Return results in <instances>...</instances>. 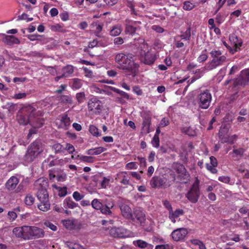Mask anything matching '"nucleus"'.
Listing matches in <instances>:
<instances>
[{
	"mask_svg": "<svg viewBox=\"0 0 249 249\" xmlns=\"http://www.w3.org/2000/svg\"><path fill=\"white\" fill-rule=\"evenodd\" d=\"M25 226L16 227L13 230V233L17 238H21L24 239L25 238Z\"/></svg>",
	"mask_w": 249,
	"mask_h": 249,
	"instance_id": "nucleus-28",
	"label": "nucleus"
},
{
	"mask_svg": "<svg viewBox=\"0 0 249 249\" xmlns=\"http://www.w3.org/2000/svg\"><path fill=\"white\" fill-rule=\"evenodd\" d=\"M229 40L231 43L233 44V47L234 48V51L232 52V53L240 50V47L242 46L243 42L241 39H238L237 36L235 34H232L230 35L229 36Z\"/></svg>",
	"mask_w": 249,
	"mask_h": 249,
	"instance_id": "nucleus-18",
	"label": "nucleus"
},
{
	"mask_svg": "<svg viewBox=\"0 0 249 249\" xmlns=\"http://www.w3.org/2000/svg\"><path fill=\"white\" fill-rule=\"evenodd\" d=\"M73 83L72 85V88L73 89H77L81 88L83 84L82 81L78 78H74L72 79Z\"/></svg>",
	"mask_w": 249,
	"mask_h": 249,
	"instance_id": "nucleus-36",
	"label": "nucleus"
},
{
	"mask_svg": "<svg viewBox=\"0 0 249 249\" xmlns=\"http://www.w3.org/2000/svg\"><path fill=\"white\" fill-rule=\"evenodd\" d=\"M152 143L153 145L155 147H158L160 145V140L159 138V136L157 134H155L154 136L152 141Z\"/></svg>",
	"mask_w": 249,
	"mask_h": 249,
	"instance_id": "nucleus-49",
	"label": "nucleus"
},
{
	"mask_svg": "<svg viewBox=\"0 0 249 249\" xmlns=\"http://www.w3.org/2000/svg\"><path fill=\"white\" fill-rule=\"evenodd\" d=\"M18 183V178L16 176H12L6 182L5 188L9 191H15Z\"/></svg>",
	"mask_w": 249,
	"mask_h": 249,
	"instance_id": "nucleus-17",
	"label": "nucleus"
},
{
	"mask_svg": "<svg viewBox=\"0 0 249 249\" xmlns=\"http://www.w3.org/2000/svg\"><path fill=\"white\" fill-rule=\"evenodd\" d=\"M128 55H126L124 53H120L116 54L114 60L116 63L118 64V66H120L124 63V61L129 57Z\"/></svg>",
	"mask_w": 249,
	"mask_h": 249,
	"instance_id": "nucleus-27",
	"label": "nucleus"
},
{
	"mask_svg": "<svg viewBox=\"0 0 249 249\" xmlns=\"http://www.w3.org/2000/svg\"><path fill=\"white\" fill-rule=\"evenodd\" d=\"M142 117L143 119L142 128L148 133L149 132V127L151 124V117L145 112L142 113Z\"/></svg>",
	"mask_w": 249,
	"mask_h": 249,
	"instance_id": "nucleus-23",
	"label": "nucleus"
},
{
	"mask_svg": "<svg viewBox=\"0 0 249 249\" xmlns=\"http://www.w3.org/2000/svg\"><path fill=\"white\" fill-rule=\"evenodd\" d=\"M156 58L154 54L147 53L142 58L141 61L144 64L151 65L154 64Z\"/></svg>",
	"mask_w": 249,
	"mask_h": 249,
	"instance_id": "nucleus-24",
	"label": "nucleus"
},
{
	"mask_svg": "<svg viewBox=\"0 0 249 249\" xmlns=\"http://www.w3.org/2000/svg\"><path fill=\"white\" fill-rule=\"evenodd\" d=\"M82 228V225L79 221L77 219H72L71 230H80Z\"/></svg>",
	"mask_w": 249,
	"mask_h": 249,
	"instance_id": "nucleus-39",
	"label": "nucleus"
},
{
	"mask_svg": "<svg viewBox=\"0 0 249 249\" xmlns=\"http://www.w3.org/2000/svg\"><path fill=\"white\" fill-rule=\"evenodd\" d=\"M106 149L103 147H99L95 148H91L88 150L87 151V154L89 155H99L104 151H105Z\"/></svg>",
	"mask_w": 249,
	"mask_h": 249,
	"instance_id": "nucleus-33",
	"label": "nucleus"
},
{
	"mask_svg": "<svg viewBox=\"0 0 249 249\" xmlns=\"http://www.w3.org/2000/svg\"><path fill=\"white\" fill-rule=\"evenodd\" d=\"M175 170L177 174V179L180 180L183 183H186L190 180V174L187 172L185 167L180 164L175 165Z\"/></svg>",
	"mask_w": 249,
	"mask_h": 249,
	"instance_id": "nucleus-9",
	"label": "nucleus"
},
{
	"mask_svg": "<svg viewBox=\"0 0 249 249\" xmlns=\"http://www.w3.org/2000/svg\"><path fill=\"white\" fill-rule=\"evenodd\" d=\"M136 242L137 246L141 248L144 249L147 247V243L144 241L138 240Z\"/></svg>",
	"mask_w": 249,
	"mask_h": 249,
	"instance_id": "nucleus-59",
	"label": "nucleus"
},
{
	"mask_svg": "<svg viewBox=\"0 0 249 249\" xmlns=\"http://www.w3.org/2000/svg\"><path fill=\"white\" fill-rule=\"evenodd\" d=\"M208 58V55L206 53H202L197 58V61L199 62H203L206 60Z\"/></svg>",
	"mask_w": 249,
	"mask_h": 249,
	"instance_id": "nucleus-61",
	"label": "nucleus"
},
{
	"mask_svg": "<svg viewBox=\"0 0 249 249\" xmlns=\"http://www.w3.org/2000/svg\"><path fill=\"white\" fill-rule=\"evenodd\" d=\"M38 156L36 152L32 151L28 148V150L24 156V160L27 162H31L33 161Z\"/></svg>",
	"mask_w": 249,
	"mask_h": 249,
	"instance_id": "nucleus-25",
	"label": "nucleus"
},
{
	"mask_svg": "<svg viewBox=\"0 0 249 249\" xmlns=\"http://www.w3.org/2000/svg\"><path fill=\"white\" fill-rule=\"evenodd\" d=\"M125 230L121 228H111L109 231L110 235L113 237H124L125 236Z\"/></svg>",
	"mask_w": 249,
	"mask_h": 249,
	"instance_id": "nucleus-19",
	"label": "nucleus"
},
{
	"mask_svg": "<svg viewBox=\"0 0 249 249\" xmlns=\"http://www.w3.org/2000/svg\"><path fill=\"white\" fill-rule=\"evenodd\" d=\"M36 114L34 117H32L30 124L33 127L35 128L41 127L44 123V120L43 118L37 117L40 115V113L36 111Z\"/></svg>",
	"mask_w": 249,
	"mask_h": 249,
	"instance_id": "nucleus-16",
	"label": "nucleus"
},
{
	"mask_svg": "<svg viewBox=\"0 0 249 249\" xmlns=\"http://www.w3.org/2000/svg\"><path fill=\"white\" fill-rule=\"evenodd\" d=\"M188 231L186 229L179 228L173 231L171 236L174 241H179L184 239Z\"/></svg>",
	"mask_w": 249,
	"mask_h": 249,
	"instance_id": "nucleus-13",
	"label": "nucleus"
},
{
	"mask_svg": "<svg viewBox=\"0 0 249 249\" xmlns=\"http://www.w3.org/2000/svg\"><path fill=\"white\" fill-rule=\"evenodd\" d=\"M172 180L168 179L167 176L166 175L162 176H155L152 177L150 181V185L153 189L156 188H166L170 187L176 180V175L175 174H170Z\"/></svg>",
	"mask_w": 249,
	"mask_h": 249,
	"instance_id": "nucleus-2",
	"label": "nucleus"
},
{
	"mask_svg": "<svg viewBox=\"0 0 249 249\" xmlns=\"http://www.w3.org/2000/svg\"><path fill=\"white\" fill-rule=\"evenodd\" d=\"M110 89L112 91L119 94L120 95H121L122 97H123L125 99H128L129 98V95L127 93L125 92L124 91L121 90L115 87H111Z\"/></svg>",
	"mask_w": 249,
	"mask_h": 249,
	"instance_id": "nucleus-38",
	"label": "nucleus"
},
{
	"mask_svg": "<svg viewBox=\"0 0 249 249\" xmlns=\"http://www.w3.org/2000/svg\"><path fill=\"white\" fill-rule=\"evenodd\" d=\"M61 122L64 124L65 126H67L70 125L71 120L69 117H68L67 115H63L61 118Z\"/></svg>",
	"mask_w": 249,
	"mask_h": 249,
	"instance_id": "nucleus-46",
	"label": "nucleus"
},
{
	"mask_svg": "<svg viewBox=\"0 0 249 249\" xmlns=\"http://www.w3.org/2000/svg\"><path fill=\"white\" fill-rule=\"evenodd\" d=\"M89 110L92 111L96 115L101 113L103 108L102 102L96 97H93L89 100L88 104Z\"/></svg>",
	"mask_w": 249,
	"mask_h": 249,
	"instance_id": "nucleus-10",
	"label": "nucleus"
},
{
	"mask_svg": "<svg viewBox=\"0 0 249 249\" xmlns=\"http://www.w3.org/2000/svg\"><path fill=\"white\" fill-rule=\"evenodd\" d=\"M7 109L10 112H13L17 109V105L12 103H8L7 104Z\"/></svg>",
	"mask_w": 249,
	"mask_h": 249,
	"instance_id": "nucleus-47",
	"label": "nucleus"
},
{
	"mask_svg": "<svg viewBox=\"0 0 249 249\" xmlns=\"http://www.w3.org/2000/svg\"><path fill=\"white\" fill-rule=\"evenodd\" d=\"M8 216L10 221H13L17 217V214L15 211H9L8 213Z\"/></svg>",
	"mask_w": 249,
	"mask_h": 249,
	"instance_id": "nucleus-52",
	"label": "nucleus"
},
{
	"mask_svg": "<svg viewBox=\"0 0 249 249\" xmlns=\"http://www.w3.org/2000/svg\"><path fill=\"white\" fill-rule=\"evenodd\" d=\"M24 240L42 238L44 236V231L36 226H25Z\"/></svg>",
	"mask_w": 249,
	"mask_h": 249,
	"instance_id": "nucleus-7",
	"label": "nucleus"
},
{
	"mask_svg": "<svg viewBox=\"0 0 249 249\" xmlns=\"http://www.w3.org/2000/svg\"><path fill=\"white\" fill-rule=\"evenodd\" d=\"M119 206L124 217L126 219H130L132 218V210L128 205L121 202L119 203Z\"/></svg>",
	"mask_w": 249,
	"mask_h": 249,
	"instance_id": "nucleus-14",
	"label": "nucleus"
},
{
	"mask_svg": "<svg viewBox=\"0 0 249 249\" xmlns=\"http://www.w3.org/2000/svg\"><path fill=\"white\" fill-rule=\"evenodd\" d=\"M181 131L183 133L190 136H194L196 135V132L194 129L190 126H184L181 129Z\"/></svg>",
	"mask_w": 249,
	"mask_h": 249,
	"instance_id": "nucleus-34",
	"label": "nucleus"
},
{
	"mask_svg": "<svg viewBox=\"0 0 249 249\" xmlns=\"http://www.w3.org/2000/svg\"><path fill=\"white\" fill-rule=\"evenodd\" d=\"M78 157H79V160L84 162L92 163L94 161L93 158L91 156H78Z\"/></svg>",
	"mask_w": 249,
	"mask_h": 249,
	"instance_id": "nucleus-44",
	"label": "nucleus"
},
{
	"mask_svg": "<svg viewBox=\"0 0 249 249\" xmlns=\"http://www.w3.org/2000/svg\"><path fill=\"white\" fill-rule=\"evenodd\" d=\"M72 196L73 198L77 201L81 200L84 197V196L81 195L77 191H75L73 193Z\"/></svg>",
	"mask_w": 249,
	"mask_h": 249,
	"instance_id": "nucleus-55",
	"label": "nucleus"
},
{
	"mask_svg": "<svg viewBox=\"0 0 249 249\" xmlns=\"http://www.w3.org/2000/svg\"><path fill=\"white\" fill-rule=\"evenodd\" d=\"M62 71L63 73L67 77L73 72V68L71 65H67L63 68Z\"/></svg>",
	"mask_w": 249,
	"mask_h": 249,
	"instance_id": "nucleus-37",
	"label": "nucleus"
},
{
	"mask_svg": "<svg viewBox=\"0 0 249 249\" xmlns=\"http://www.w3.org/2000/svg\"><path fill=\"white\" fill-rule=\"evenodd\" d=\"M212 99V96L210 90L206 89L197 95L196 101L199 108L206 109L210 107Z\"/></svg>",
	"mask_w": 249,
	"mask_h": 249,
	"instance_id": "nucleus-5",
	"label": "nucleus"
},
{
	"mask_svg": "<svg viewBox=\"0 0 249 249\" xmlns=\"http://www.w3.org/2000/svg\"><path fill=\"white\" fill-rule=\"evenodd\" d=\"M199 181L196 178L195 181L190 187L189 190L185 194V196L193 203L198 201L200 196V190L199 187Z\"/></svg>",
	"mask_w": 249,
	"mask_h": 249,
	"instance_id": "nucleus-8",
	"label": "nucleus"
},
{
	"mask_svg": "<svg viewBox=\"0 0 249 249\" xmlns=\"http://www.w3.org/2000/svg\"><path fill=\"white\" fill-rule=\"evenodd\" d=\"M245 152V149L240 148L237 149H233V153H234L236 156H242Z\"/></svg>",
	"mask_w": 249,
	"mask_h": 249,
	"instance_id": "nucleus-62",
	"label": "nucleus"
},
{
	"mask_svg": "<svg viewBox=\"0 0 249 249\" xmlns=\"http://www.w3.org/2000/svg\"><path fill=\"white\" fill-rule=\"evenodd\" d=\"M57 180L58 181H64L66 178V174L63 172L56 175Z\"/></svg>",
	"mask_w": 249,
	"mask_h": 249,
	"instance_id": "nucleus-53",
	"label": "nucleus"
},
{
	"mask_svg": "<svg viewBox=\"0 0 249 249\" xmlns=\"http://www.w3.org/2000/svg\"><path fill=\"white\" fill-rule=\"evenodd\" d=\"M35 201V198L31 194H28L24 199L25 203L27 205L31 206L33 204Z\"/></svg>",
	"mask_w": 249,
	"mask_h": 249,
	"instance_id": "nucleus-41",
	"label": "nucleus"
},
{
	"mask_svg": "<svg viewBox=\"0 0 249 249\" xmlns=\"http://www.w3.org/2000/svg\"><path fill=\"white\" fill-rule=\"evenodd\" d=\"M183 213V210L181 209H177L174 212H173L172 210L171 211V214L177 218L179 216L182 215Z\"/></svg>",
	"mask_w": 249,
	"mask_h": 249,
	"instance_id": "nucleus-58",
	"label": "nucleus"
},
{
	"mask_svg": "<svg viewBox=\"0 0 249 249\" xmlns=\"http://www.w3.org/2000/svg\"><path fill=\"white\" fill-rule=\"evenodd\" d=\"M28 180L25 179L22 180L18 184L16 189H15L14 192L19 193L25 191L28 185Z\"/></svg>",
	"mask_w": 249,
	"mask_h": 249,
	"instance_id": "nucleus-32",
	"label": "nucleus"
},
{
	"mask_svg": "<svg viewBox=\"0 0 249 249\" xmlns=\"http://www.w3.org/2000/svg\"><path fill=\"white\" fill-rule=\"evenodd\" d=\"M76 99L78 104H80L83 103L86 99L85 93L84 92H80L76 93Z\"/></svg>",
	"mask_w": 249,
	"mask_h": 249,
	"instance_id": "nucleus-40",
	"label": "nucleus"
},
{
	"mask_svg": "<svg viewBox=\"0 0 249 249\" xmlns=\"http://www.w3.org/2000/svg\"><path fill=\"white\" fill-rule=\"evenodd\" d=\"M53 148L54 150L55 153H59L62 151V145L60 143H56L53 145Z\"/></svg>",
	"mask_w": 249,
	"mask_h": 249,
	"instance_id": "nucleus-57",
	"label": "nucleus"
},
{
	"mask_svg": "<svg viewBox=\"0 0 249 249\" xmlns=\"http://www.w3.org/2000/svg\"><path fill=\"white\" fill-rule=\"evenodd\" d=\"M206 167L207 169L210 171L213 174H215L217 172V170L215 168V167L210 165L209 163H207L206 164Z\"/></svg>",
	"mask_w": 249,
	"mask_h": 249,
	"instance_id": "nucleus-60",
	"label": "nucleus"
},
{
	"mask_svg": "<svg viewBox=\"0 0 249 249\" xmlns=\"http://www.w3.org/2000/svg\"><path fill=\"white\" fill-rule=\"evenodd\" d=\"M39 184L37 188L36 196L38 199H45L49 198V195L45 186Z\"/></svg>",
	"mask_w": 249,
	"mask_h": 249,
	"instance_id": "nucleus-22",
	"label": "nucleus"
},
{
	"mask_svg": "<svg viewBox=\"0 0 249 249\" xmlns=\"http://www.w3.org/2000/svg\"><path fill=\"white\" fill-rule=\"evenodd\" d=\"M90 133L94 136L98 137L100 136V134L98 131V129L93 125H90L89 128Z\"/></svg>",
	"mask_w": 249,
	"mask_h": 249,
	"instance_id": "nucleus-43",
	"label": "nucleus"
},
{
	"mask_svg": "<svg viewBox=\"0 0 249 249\" xmlns=\"http://www.w3.org/2000/svg\"><path fill=\"white\" fill-rule=\"evenodd\" d=\"M68 246L71 249H84L83 246L76 243H70Z\"/></svg>",
	"mask_w": 249,
	"mask_h": 249,
	"instance_id": "nucleus-56",
	"label": "nucleus"
},
{
	"mask_svg": "<svg viewBox=\"0 0 249 249\" xmlns=\"http://www.w3.org/2000/svg\"><path fill=\"white\" fill-rule=\"evenodd\" d=\"M118 68L123 70L127 75L134 77L139 71V65L135 63L132 57H129Z\"/></svg>",
	"mask_w": 249,
	"mask_h": 249,
	"instance_id": "nucleus-4",
	"label": "nucleus"
},
{
	"mask_svg": "<svg viewBox=\"0 0 249 249\" xmlns=\"http://www.w3.org/2000/svg\"><path fill=\"white\" fill-rule=\"evenodd\" d=\"M124 39L121 37H117L114 39V43L115 45H120L124 43Z\"/></svg>",
	"mask_w": 249,
	"mask_h": 249,
	"instance_id": "nucleus-64",
	"label": "nucleus"
},
{
	"mask_svg": "<svg viewBox=\"0 0 249 249\" xmlns=\"http://www.w3.org/2000/svg\"><path fill=\"white\" fill-rule=\"evenodd\" d=\"M122 31V26L120 24H117L113 26L110 29L109 35L112 36H116L120 35Z\"/></svg>",
	"mask_w": 249,
	"mask_h": 249,
	"instance_id": "nucleus-31",
	"label": "nucleus"
},
{
	"mask_svg": "<svg viewBox=\"0 0 249 249\" xmlns=\"http://www.w3.org/2000/svg\"><path fill=\"white\" fill-rule=\"evenodd\" d=\"M196 67H197L196 64H195L194 63H190L187 66L186 69L187 71H192L194 73H197V72H199L200 71V69H197L195 71H194V69Z\"/></svg>",
	"mask_w": 249,
	"mask_h": 249,
	"instance_id": "nucleus-45",
	"label": "nucleus"
},
{
	"mask_svg": "<svg viewBox=\"0 0 249 249\" xmlns=\"http://www.w3.org/2000/svg\"><path fill=\"white\" fill-rule=\"evenodd\" d=\"M191 28L189 27L186 31L183 33L182 34L178 36V37H180L181 39L189 41L191 38Z\"/></svg>",
	"mask_w": 249,
	"mask_h": 249,
	"instance_id": "nucleus-35",
	"label": "nucleus"
},
{
	"mask_svg": "<svg viewBox=\"0 0 249 249\" xmlns=\"http://www.w3.org/2000/svg\"><path fill=\"white\" fill-rule=\"evenodd\" d=\"M44 225L53 231H56L57 230L56 226L49 221H45Z\"/></svg>",
	"mask_w": 249,
	"mask_h": 249,
	"instance_id": "nucleus-54",
	"label": "nucleus"
},
{
	"mask_svg": "<svg viewBox=\"0 0 249 249\" xmlns=\"http://www.w3.org/2000/svg\"><path fill=\"white\" fill-rule=\"evenodd\" d=\"M195 7V5L189 1H185L183 2V8L185 10L190 11Z\"/></svg>",
	"mask_w": 249,
	"mask_h": 249,
	"instance_id": "nucleus-42",
	"label": "nucleus"
},
{
	"mask_svg": "<svg viewBox=\"0 0 249 249\" xmlns=\"http://www.w3.org/2000/svg\"><path fill=\"white\" fill-rule=\"evenodd\" d=\"M40 203L38 204L37 207L38 209L43 211L47 212L50 209V203L49 202V198L45 199H39Z\"/></svg>",
	"mask_w": 249,
	"mask_h": 249,
	"instance_id": "nucleus-26",
	"label": "nucleus"
},
{
	"mask_svg": "<svg viewBox=\"0 0 249 249\" xmlns=\"http://www.w3.org/2000/svg\"><path fill=\"white\" fill-rule=\"evenodd\" d=\"M219 139L222 143H228L232 144V141L229 140V136L227 135H224L223 136L219 137Z\"/></svg>",
	"mask_w": 249,
	"mask_h": 249,
	"instance_id": "nucleus-51",
	"label": "nucleus"
},
{
	"mask_svg": "<svg viewBox=\"0 0 249 249\" xmlns=\"http://www.w3.org/2000/svg\"><path fill=\"white\" fill-rule=\"evenodd\" d=\"M141 22L138 21H133L132 24H126L125 26V32L126 34L134 35L136 31L140 29V27L137 25V24H141Z\"/></svg>",
	"mask_w": 249,
	"mask_h": 249,
	"instance_id": "nucleus-15",
	"label": "nucleus"
},
{
	"mask_svg": "<svg viewBox=\"0 0 249 249\" xmlns=\"http://www.w3.org/2000/svg\"><path fill=\"white\" fill-rule=\"evenodd\" d=\"M78 204L74 202L72 199L70 197H67L63 201V206L64 208H68L73 209L78 206Z\"/></svg>",
	"mask_w": 249,
	"mask_h": 249,
	"instance_id": "nucleus-29",
	"label": "nucleus"
},
{
	"mask_svg": "<svg viewBox=\"0 0 249 249\" xmlns=\"http://www.w3.org/2000/svg\"><path fill=\"white\" fill-rule=\"evenodd\" d=\"M36 114V109L32 105H24L18 112L17 120L19 124L25 125L30 124L32 117Z\"/></svg>",
	"mask_w": 249,
	"mask_h": 249,
	"instance_id": "nucleus-1",
	"label": "nucleus"
},
{
	"mask_svg": "<svg viewBox=\"0 0 249 249\" xmlns=\"http://www.w3.org/2000/svg\"><path fill=\"white\" fill-rule=\"evenodd\" d=\"M3 36L2 41L7 45L12 46L14 44H19L20 42L17 37L13 35H3Z\"/></svg>",
	"mask_w": 249,
	"mask_h": 249,
	"instance_id": "nucleus-20",
	"label": "nucleus"
},
{
	"mask_svg": "<svg viewBox=\"0 0 249 249\" xmlns=\"http://www.w3.org/2000/svg\"><path fill=\"white\" fill-rule=\"evenodd\" d=\"M249 84V68L242 71L240 76L234 81L235 86H245Z\"/></svg>",
	"mask_w": 249,
	"mask_h": 249,
	"instance_id": "nucleus-12",
	"label": "nucleus"
},
{
	"mask_svg": "<svg viewBox=\"0 0 249 249\" xmlns=\"http://www.w3.org/2000/svg\"><path fill=\"white\" fill-rule=\"evenodd\" d=\"M93 208L96 210H100L101 213L108 216H112V212L111 209L113 207V204L110 203L102 202L100 200L94 198L91 202Z\"/></svg>",
	"mask_w": 249,
	"mask_h": 249,
	"instance_id": "nucleus-6",
	"label": "nucleus"
},
{
	"mask_svg": "<svg viewBox=\"0 0 249 249\" xmlns=\"http://www.w3.org/2000/svg\"><path fill=\"white\" fill-rule=\"evenodd\" d=\"M28 148L32 151L36 152V155L38 156L42 153L44 150L43 145L40 140H36L32 143Z\"/></svg>",
	"mask_w": 249,
	"mask_h": 249,
	"instance_id": "nucleus-21",
	"label": "nucleus"
},
{
	"mask_svg": "<svg viewBox=\"0 0 249 249\" xmlns=\"http://www.w3.org/2000/svg\"><path fill=\"white\" fill-rule=\"evenodd\" d=\"M58 196L60 197L65 196L67 194V189L66 187H58Z\"/></svg>",
	"mask_w": 249,
	"mask_h": 249,
	"instance_id": "nucleus-48",
	"label": "nucleus"
},
{
	"mask_svg": "<svg viewBox=\"0 0 249 249\" xmlns=\"http://www.w3.org/2000/svg\"><path fill=\"white\" fill-rule=\"evenodd\" d=\"M62 223L64 227L69 230H71L72 228V220L68 219L62 221Z\"/></svg>",
	"mask_w": 249,
	"mask_h": 249,
	"instance_id": "nucleus-50",
	"label": "nucleus"
},
{
	"mask_svg": "<svg viewBox=\"0 0 249 249\" xmlns=\"http://www.w3.org/2000/svg\"><path fill=\"white\" fill-rule=\"evenodd\" d=\"M210 54L213 59L207 64L205 67L207 70L211 71L215 69L218 66L222 65L226 60V57L224 55H222V53L220 51H212Z\"/></svg>",
	"mask_w": 249,
	"mask_h": 249,
	"instance_id": "nucleus-3",
	"label": "nucleus"
},
{
	"mask_svg": "<svg viewBox=\"0 0 249 249\" xmlns=\"http://www.w3.org/2000/svg\"><path fill=\"white\" fill-rule=\"evenodd\" d=\"M218 180L225 183H229L230 181V178L228 176H220L218 178Z\"/></svg>",
	"mask_w": 249,
	"mask_h": 249,
	"instance_id": "nucleus-63",
	"label": "nucleus"
},
{
	"mask_svg": "<svg viewBox=\"0 0 249 249\" xmlns=\"http://www.w3.org/2000/svg\"><path fill=\"white\" fill-rule=\"evenodd\" d=\"M131 219L133 222H136L141 226H144L146 220L145 214L141 208H136L133 209L132 218Z\"/></svg>",
	"mask_w": 249,
	"mask_h": 249,
	"instance_id": "nucleus-11",
	"label": "nucleus"
},
{
	"mask_svg": "<svg viewBox=\"0 0 249 249\" xmlns=\"http://www.w3.org/2000/svg\"><path fill=\"white\" fill-rule=\"evenodd\" d=\"M59 101L66 105H72L73 103L72 97L69 95H60L58 97Z\"/></svg>",
	"mask_w": 249,
	"mask_h": 249,
	"instance_id": "nucleus-30",
	"label": "nucleus"
}]
</instances>
